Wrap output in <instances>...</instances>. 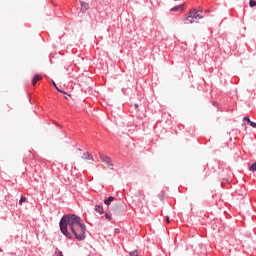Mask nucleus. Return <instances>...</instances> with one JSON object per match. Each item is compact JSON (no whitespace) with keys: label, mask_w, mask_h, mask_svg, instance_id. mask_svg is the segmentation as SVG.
I'll return each instance as SVG.
<instances>
[{"label":"nucleus","mask_w":256,"mask_h":256,"mask_svg":"<svg viewBox=\"0 0 256 256\" xmlns=\"http://www.w3.org/2000/svg\"><path fill=\"white\" fill-rule=\"evenodd\" d=\"M80 5H81V12L82 13H85V11H87L89 9V4H87L83 1L80 2Z\"/></svg>","instance_id":"6"},{"label":"nucleus","mask_w":256,"mask_h":256,"mask_svg":"<svg viewBox=\"0 0 256 256\" xmlns=\"http://www.w3.org/2000/svg\"><path fill=\"white\" fill-rule=\"evenodd\" d=\"M250 127H253L254 129H256V123L255 122H253V121H250Z\"/></svg>","instance_id":"15"},{"label":"nucleus","mask_w":256,"mask_h":256,"mask_svg":"<svg viewBox=\"0 0 256 256\" xmlns=\"http://www.w3.org/2000/svg\"><path fill=\"white\" fill-rule=\"evenodd\" d=\"M41 79H43V77H41V75H39V74H36L32 78V85H37L38 81H41Z\"/></svg>","instance_id":"5"},{"label":"nucleus","mask_w":256,"mask_h":256,"mask_svg":"<svg viewBox=\"0 0 256 256\" xmlns=\"http://www.w3.org/2000/svg\"><path fill=\"white\" fill-rule=\"evenodd\" d=\"M100 159L105 163V165H107L108 169H113V161H111L110 157L100 154Z\"/></svg>","instance_id":"3"},{"label":"nucleus","mask_w":256,"mask_h":256,"mask_svg":"<svg viewBox=\"0 0 256 256\" xmlns=\"http://www.w3.org/2000/svg\"><path fill=\"white\" fill-rule=\"evenodd\" d=\"M67 227L70 229L71 233H73L75 239L78 241H83L85 239V231H87V227L85 226V223H83L81 217L74 214L64 215L60 220L61 233H63L65 237H68V239H71L73 236H71Z\"/></svg>","instance_id":"1"},{"label":"nucleus","mask_w":256,"mask_h":256,"mask_svg":"<svg viewBox=\"0 0 256 256\" xmlns=\"http://www.w3.org/2000/svg\"><path fill=\"white\" fill-rule=\"evenodd\" d=\"M0 251H2V250L0 249Z\"/></svg>","instance_id":"23"},{"label":"nucleus","mask_w":256,"mask_h":256,"mask_svg":"<svg viewBox=\"0 0 256 256\" xmlns=\"http://www.w3.org/2000/svg\"><path fill=\"white\" fill-rule=\"evenodd\" d=\"M52 83H53L55 89H57V91H59V93H65V92H63V90H61V89H59V87H57V84L55 83V81H52Z\"/></svg>","instance_id":"13"},{"label":"nucleus","mask_w":256,"mask_h":256,"mask_svg":"<svg viewBox=\"0 0 256 256\" xmlns=\"http://www.w3.org/2000/svg\"><path fill=\"white\" fill-rule=\"evenodd\" d=\"M249 5H250V7H255L256 1L255 0H250Z\"/></svg>","instance_id":"14"},{"label":"nucleus","mask_w":256,"mask_h":256,"mask_svg":"<svg viewBox=\"0 0 256 256\" xmlns=\"http://www.w3.org/2000/svg\"><path fill=\"white\" fill-rule=\"evenodd\" d=\"M25 201H27V197L21 196L20 201H19V205H23V203H25Z\"/></svg>","instance_id":"10"},{"label":"nucleus","mask_w":256,"mask_h":256,"mask_svg":"<svg viewBox=\"0 0 256 256\" xmlns=\"http://www.w3.org/2000/svg\"><path fill=\"white\" fill-rule=\"evenodd\" d=\"M81 159H83V161H91L92 163L95 161L93 155H91L89 152H84Z\"/></svg>","instance_id":"4"},{"label":"nucleus","mask_w":256,"mask_h":256,"mask_svg":"<svg viewBox=\"0 0 256 256\" xmlns=\"http://www.w3.org/2000/svg\"><path fill=\"white\" fill-rule=\"evenodd\" d=\"M120 231H119V228H116L115 230H114V233H119Z\"/></svg>","instance_id":"20"},{"label":"nucleus","mask_w":256,"mask_h":256,"mask_svg":"<svg viewBox=\"0 0 256 256\" xmlns=\"http://www.w3.org/2000/svg\"><path fill=\"white\" fill-rule=\"evenodd\" d=\"M115 198L113 196H109L108 199L104 200L105 205H111V202L114 201Z\"/></svg>","instance_id":"9"},{"label":"nucleus","mask_w":256,"mask_h":256,"mask_svg":"<svg viewBox=\"0 0 256 256\" xmlns=\"http://www.w3.org/2000/svg\"><path fill=\"white\" fill-rule=\"evenodd\" d=\"M56 256H63V252L58 251V253L56 254Z\"/></svg>","instance_id":"18"},{"label":"nucleus","mask_w":256,"mask_h":256,"mask_svg":"<svg viewBox=\"0 0 256 256\" xmlns=\"http://www.w3.org/2000/svg\"><path fill=\"white\" fill-rule=\"evenodd\" d=\"M138 195H142L145 198V195L141 191L138 192Z\"/></svg>","instance_id":"19"},{"label":"nucleus","mask_w":256,"mask_h":256,"mask_svg":"<svg viewBox=\"0 0 256 256\" xmlns=\"http://www.w3.org/2000/svg\"><path fill=\"white\" fill-rule=\"evenodd\" d=\"M135 107H139L138 105H135Z\"/></svg>","instance_id":"22"},{"label":"nucleus","mask_w":256,"mask_h":256,"mask_svg":"<svg viewBox=\"0 0 256 256\" xmlns=\"http://www.w3.org/2000/svg\"><path fill=\"white\" fill-rule=\"evenodd\" d=\"M166 223H169V217H166Z\"/></svg>","instance_id":"21"},{"label":"nucleus","mask_w":256,"mask_h":256,"mask_svg":"<svg viewBox=\"0 0 256 256\" xmlns=\"http://www.w3.org/2000/svg\"><path fill=\"white\" fill-rule=\"evenodd\" d=\"M95 211H96V213H99V215H103V206L96 205L95 206Z\"/></svg>","instance_id":"7"},{"label":"nucleus","mask_w":256,"mask_h":256,"mask_svg":"<svg viewBox=\"0 0 256 256\" xmlns=\"http://www.w3.org/2000/svg\"><path fill=\"white\" fill-rule=\"evenodd\" d=\"M200 19H203V10L191 9L188 15L184 18V23L185 25H191L193 23H198Z\"/></svg>","instance_id":"2"},{"label":"nucleus","mask_w":256,"mask_h":256,"mask_svg":"<svg viewBox=\"0 0 256 256\" xmlns=\"http://www.w3.org/2000/svg\"><path fill=\"white\" fill-rule=\"evenodd\" d=\"M105 217H106V219H108V221H111L113 219V218H111V216H109L108 213H105Z\"/></svg>","instance_id":"17"},{"label":"nucleus","mask_w":256,"mask_h":256,"mask_svg":"<svg viewBox=\"0 0 256 256\" xmlns=\"http://www.w3.org/2000/svg\"><path fill=\"white\" fill-rule=\"evenodd\" d=\"M130 256H138L139 252L137 250H133L129 253Z\"/></svg>","instance_id":"12"},{"label":"nucleus","mask_w":256,"mask_h":256,"mask_svg":"<svg viewBox=\"0 0 256 256\" xmlns=\"http://www.w3.org/2000/svg\"><path fill=\"white\" fill-rule=\"evenodd\" d=\"M185 4H181L179 6H175L173 8H171V11H183V7Z\"/></svg>","instance_id":"8"},{"label":"nucleus","mask_w":256,"mask_h":256,"mask_svg":"<svg viewBox=\"0 0 256 256\" xmlns=\"http://www.w3.org/2000/svg\"><path fill=\"white\" fill-rule=\"evenodd\" d=\"M249 171H252V172H255V171H256V162H254V163L250 166Z\"/></svg>","instance_id":"11"},{"label":"nucleus","mask_w":256,"mask_h":256,"mask_svg":"<svg viewBox=\"0 0 256 256\" xmlns=\"http://www.w3.org/2000/svg\"><path fill=\"white\" fill-rule=\"evenodd\" d=\"M243 121H246V123H250V122H251V119H249V117H244V118H243Z\"/></svg>","instance_id":"16"}]
</instances>
